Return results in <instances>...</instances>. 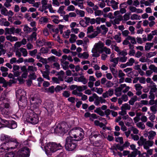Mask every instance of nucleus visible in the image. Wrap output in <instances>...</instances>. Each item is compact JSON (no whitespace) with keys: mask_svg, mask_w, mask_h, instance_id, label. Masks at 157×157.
Returning a JSON list of instances; mask_svg holds the SVG:
<instances>
[{"mask_svg":"<svg viewBox=\"0 0 157 157\" xmlns=\"http://www.w3.org/2000/svg\"><path fill=\"white\" fill-rule=\"evenodd\" d=\"M44 147L46 154L47 155H50L57 150L61 149L62 147L60 144L50 142L47 143Z\"/></svg>","mask_w":157,"mask_h":157,"instance_id":"f257e3e1","label":"nucleus"},{"mask_svg":"<svg viewBox=\"0 0 157 157\" xmlns=\"http://www.w3.org/2000/svg\"><path fill=\"white\" fill-rule=\"evenodd\" d=\"M70 136H71L75 139V140L79 141L83 138L84 133L83 130L79 128L77 129H72L69 132Z\"/></svg>","mask_w":157,"mask_h":157,"instance_id":"f03ea898","label":"nucleus"},{"mask_svg":"<svg viewBox=\"0 0 157 157\" xmlns=\"http://www.w3.org/2000/svg\"><path fill=\"white\" fill-rule=\"evenodd\" d=\"M0 140L1 141L4 142L6 144V145H11L13 144H15V148L18 146L19 143L16 139L11 138V137L8 135L4 134H2L1 135Z\"/></svg>","mask_w":157,"mask_h":157,"instance_id":"7ed1b4c3","label":"nucleus"},{"mask_svg":"<svg viewBox=\"0 0 157 157\" xmlns=\"http://www.w3.org/2000/svg\"><path fill=\"white\" fill-rule=\"evenodd\" d=\"M65 146L66 150L68 151H73L76 146L75 140L71 136L67 137L66 139Z\"/></svg>","mask_w":157,"mask_h":157,"instance_id":"20e7f679","label":"nucleus"},{"mask_svg":"<svg viewBox=\"0 0 157 157\" xmlns=\"http://www.w3.org/2000/svg\"><path fill=\"white\" fill-rule=\"evenodd\" d=\"M30 151L27 147H23L20 149L15 154V157H29Z\"/></svg>","mask_w":157,"mask_h":157,"instance_id":"39448f33","label":"nucleus"},{"mask_svg":"<svg viewBox=\"0 0 157 157\" xmlns=\"http://www.w3.org/2000/svg\"><path fill=\"white\" fill-rule=\"evenodd\" d=\"M10 100L4 94H2L0 97V108H9L10 107Z\"/></svg>","mask_w":157,"mask_h":157,"instance_id":"423d86ee","label":"nucleus"},{"mask_svg":"<svg viewBox=\"0 0 157 157\" xmlns=\"http://www.w3.org/2000/svg\"><path fill=\"white\" fill-rule=\"evenodd\" d=\"M31 107L32 109H36L39 108L41 102L40 99L36 98L35 97H31L30 100Z\"/></svg>","mask_w":157,"mask_h":157,"instance_id":"0eeeda50","label":"nucleus"},{"mask_svg":"<svg viewBox=\"0 0 157 157\" xmlns=\"http://www.w3.org/2000/svg\"><path fill=\"white\" fill-rule=\"evenodd\" d=\"M16 94L17 97H20V100L21 101H23V102L26 104L27 101L25 97L26 92L24 90L21 89H19L16 91Z\"/></svg>","mask_w":157,"mask_h":157,"instance_id":"6e6552de","label":"nucleus"},{"mask_svg":"<svg viewBox=\"0 0 157 157\" xmlns=\"http://www.w3.org/2000/svg\"><path fill=\"white\" fill-rule=\"evenodd\" d=\"M27 120L28 122L34 124H36L38 122V115L34 113L30 114L29 117H28Z\"/></svg>","mask_w":157,"mask_h":157,"instance_id":"1a4fd4ad","label":"nucleus"},{"mask_svg":"<svg viewBox=\"0 0 157 157\" xmlns=\"http://www.w3.org/2000/svg\"><path fill=\"white\" fill-rule=\"evenodd\" d=\"M1 120L2 123H3L4 126L8 127L11 129L16 128L17 126V123L14 121H8L5 120L0 119Z\"/></svg>","mask_w":157,"mask_h":157,"instance_id":"9d476101","label":"nucleus"},{"mask_svg":"<svg viewBox=\"0 0 157 157\" xmlns=\"http://www.w3.org/2000/svg\"><path fill=\"white\" fill-rule=\"evenodd\" d=\"M66 125L64 124H58L55 129V132L57 133L62 134L63 132L65 133L67 131L66 127L64 126Z\"/></svg>","mask_w":157,"mask_h":157,"instance_id":"9b49d317","label":"nucleus"},{"mask_svg":"<svg viewBox=\"0 0 157 157\" xmlns=\"http://www.w3.org/2000/svg\"><path fill=\"white\" fill-rule=\"evenodd\" d=\"M7 145L5 143H4L1 145L0 146V153H4L6 152V150L9 151L10 149H14L15 148V147H7Z\"/></svg>","mask_w":157,"mask_h":157,"instance_id":"f8f14e48","label":"nucleus"},{"mask_svg":"<svg viewBox=\"0 0 157 157\" xmlns=\"http://www.w3.org/2000/svg\"><path fill=\"white\" fill-rule=\"evenodd\" d=\"M134 87L136 90V94L137 96H140L142 92L141 90L143 87L139 83L136 84L134 85Z\"/></svg>","mask_w":157,"mask_h":157,"instance_id":"ddd939ff","label":"nucleus"},{"mask_svg":"<svg viewBox=\"0 0 157 157\" xmlns=\"http://www.w3.org/2000/svg\"><path fill=\"white\" fill-rule=\"evenodd\" d=\"M118 2L114 0H109L107 4L108 6H111L114 10H116L118 8Z\"/></svg>","mask_w":157,"mask_h":157,"instance_id":"4468645a","label":"nucleus"},{"mask_svg":"<svg viewBox=\"0 0 157 157\" xmlns=\"http://www.w3.org/2000/svg\"><path fill=\"white\" fill-rule=\"evenodd\" d=\"M74 80L75 81L78 82H81L83 84H86L88 82V80L85 78L84 76H81L80 77H75Z\"/></svg>","mask_w":157,"mask_h":157,"instance_id":"2eb2a0df","label":"nucleus"},{"mask_svg":"<svg viewBox=\"0 0 157 157\" xmlns=\"http://www.w3.org/2000/svg\"><path fill=\"white\" fill-rule=\"evenodd\" d=\"M95 48L97 51H98L99 53H102L101 52L102 51L103 48L105 47L104 44L101 42H99L98 43L95 44Z\"/></svg>","mask_w":157,"mask_h":157,"instance_id":"dca6fc26","label":"nucleus"},{"mask_svg":"<svg viewBox=\"0 0 157 157\" xmlns=\"http://www.w3.org/2000/svg\"><path fill=\"white\" fill-rule=\"evenodd\" d=\"M154 143V142L152 140H147L146 139L143 146L144 148L145 149H148L150 147L153 145Z\"/></svg>","mask_w":157,"mask_h":157,"instance_id":"f3484780","label":"nucleus"},{"mask_svg":"<svg viewBox=\"0 0 157 157\" xmlns=\"http://www.w3.org/2000/svg\"><path fill=\"white\" fill-rule=\"evenodd\" d=\"M0 111L2 114L5 117H7L10 113L9 108H0Z\"/></svg>","mask_w":157,"mask_h":157,"instance_id":"a211bd4d","label":"nucleus"},{"mask_svg":"<svg viewBox=\"0 0 157 157\" xmlns=\"http://www.w3.org/2000/svg\"><path fill=\"white\" fill-rule=\"evenodd\" d=\"M125 86L124 85H121L120 86L117 88L115 90V94L117 97L120 96L122 94V90L123 87Z\"/></svg>","mask_w":157,"mask_h":157,"instance_id":"6ab92c4d","label":"nucleus"},{"mask_svg":"<svg viewBox=\"0 0 157 157\" xmlns=\"http://www.w3.org/2000/svg\"><path fill=\"white\" fill-rule=\"evenodd\" d=\"M15 28L13 27L10 28H6L5 29V35L7 34L11 35L14 34L15 33Z\"/></svg>","mask_w":157,"mask_h":157,"instance_id":"aec40b11","label":"nucleus"},{"mask_svg":"<svg viewBox=\"0 0 157 157\" xmlns=\"http://www.w3.org/2000/svg\"><path fill=\"white\" fill-rule=\"evenodd\" d=\"M97 30L100 33H106L108 31L107 28L105 25H101V27H97Z\"/></svg>","mask_w":157,"mask_h":157,"instance_id":"412c9836","label":"nucleus"},{"mask_svg":"<svg viewBox=\"0 0 157 157\" xmlns=\"http://www.w3.org/2000/svg\"><path fill=\"white\" fill-rule=\"evenodd\" d=\"M51 52L53 54L58 57H60L62 55V51L60 49L57 51L55 48L52 49L51 50Z\"/></svg>","mask_w":157,"mask_h":157,"instance_id":"4be33fe9","label":"nucleus"},{"mask_svg":"<svg viewBox=\"0 0 157 157\" xmlns=\"http://www.w3.org/2000/svg\"><path fill=\"white\" fill-rule=\"evenodd\" d=\"M53 105L52 104H49L46 105V109L49 114H50L53 112L54 109L53 108Z\"/></svg>","mask_w":157,"mask_h":157,"instance_id":"5701e85b","label":"nucleus"},{"mask_svg":"<svg viewBox=\"0 0 157 157\" xmlns=\"http://www.w3.org/2000/svg\"><path fill=\"white\" fill-rule=\"evenodd\" d=\"M89 56V55L87 52H85L82 53H79L78 55V56L80 58L83 59H86L88 58Z\"/></svg>","mask_w":157,"mask_h":157,"instance_id":"b1692460","label":"nucleus"},{"mask_svg":"<svg viewBox=\"0 0 157 157\" xmlns=\"http://www.w3.org/2000/svg\"><path fill=\"white\" fill-rule=\"evenodd\" d=\"M51 17L52 21L55 24H58L60 21V20H59V16L57 15H53L51 16Z\"/></svg>","mask_w":157,"mask_h":157,"instance_id":"393cba45","label":"nucleus"},{"mask_svg":"<svg viewBox=\"0 0 157 157\" xmlns=\"http://www.w3.org/2000/svg\"><path fill=\"white\" fill-rule=\"evenodd\" d=\"M148 139L151 140L154 139L156 135V132L153 131H150L148 132Z\"/></svg>","mask_w":157,"mask_h":157,"instance_id":"a878e982","label":"nucleus"},{"mask_svg":"<svg viewBox=\"0 0 157 157\" xmlns=\"http://www.w3.org/2000/svg\"><path fill=\"white\" fill-rule=\"evenodd\" d=\"M37 33L35 32H33L32 34L28 38V40L29 41L35 40H36Z\"/></svg>","mask_w":157,"mask_h":157,"instance_id":"bb28decb","label":"nucleus"},{"mask_svg":"<svg viewBox=\"0 0 157 157\" xmlns=\"http://www.w3.org/2000/svg\"><path fill=\"white\" fill-rule=\"evenodd\" d=\"M100 136L99 134L97 132H93L91 135L89 136V139L91 143H92V141L93 137H94L95 138Z\"/></svg>","mask_w":157,"mask_h":157,"instance_id":"cd10ccee","label":"nucleus"},{"mask_svg":"<svg viewBox=\"0 0 157 157\" xmlns=\"http://www.w3.org/2000/svg\"><path fill=\"white\" fill-rule=\"evenodd\" d=\"M45 40L44 39H42L41 40H38L36 42L37 46L40 47L45 45Z\"/></svg>","mask_w":157,"mask_h":157,"instance_id":"c85d7f7f","label":"nucleus"},{"mask_svg":"<svg viewBox=\"0 0 157 157\" xmlns=\"http://www.w3.org/2000/svg\"><path fill=\"white\" fill-rule=\"evenodd\" d=\"M41 72L42 74L43 77L48 80H50V78L49 76V72L47 71H41Z\"/></svg>","mask_w":157,"mask_h":157,"instance_id":"c756f323","label":"nucleus"},{"mask_svg":"<svg viewBox=\"0 0 157 157\" xmlns=\"http://www.w3.org/2000/svg\"><path fill=\"white\" fill-rule=\"evenodd\" d=\"M123 19V17L121 16H118L117 18H115L113 21V24H118L120 23L121 21Z\"/></svg>","mask_w":157,"mask_h":157,"instance_id":"7c9ffc66","label":"nucleus"},{"mask_svg":"<svg viewBox=\"0 0 157 157\" xmlns=\"http://www.w3.org/2000/svg\"><path fill=\"white\" fill-rule=\"evenodd\" d=\"M67 87L66 85H65L63 87L60 85H57L55 88V90L56 92H59L65 89Z\"/></svg>","mask_w":157,"mask_h":157,"instance_id":"2f4dec72","label":"nucleus"},{"mask_svg":"<svg viewBox=\"0 0 157 157\" xmlns=\"http://www.w3.org/2000/svg\"><path fill=\"white\" fill-rule=\"evenodd\" d=\"M50 62H57L58 61V58L55 57L54 56H52L47 59Z\"/></svg>","mask_w":157,"mask_h":157,"instance_id":"473e14b6","label":"nucleus"},{"mask_svg":"<svg viewBox=\"0 0 157 157\" xmlns=\"http://www.w3.org/2000/svg\"><path fill=\"white\" fill-rule=\"evenodd\" d=\"M19 50L22 53V56L24 57H26L28 55V52L27 50L23 48H21L19 49Z\"/></svg>","mask_w":157,"mask_h":157,"instance_id":"72a5a7b5","label":"nucleus"},{"mask_svg":"<svg viewBox=\"0 0 157 157\" xmlns=\"http://www.w3.org/2000/svg\"><path fill=\"white\" fill-rule=\"evenodd\" d=\"M121 109H123L125 110H129L131 109V106L128 103H125L122 105Z\"/></svg>","mask_w":157,"mask_h":157,"instance_id":"f704fd0d","label":"nucleus"},{"mask_svg":"<svg viewBox=\"0 0 157 157\" xmlns=\"http://www.w3.org/2000/svg\"><path fill=\"white\" fill-rule=\"evenodd\" d=\"M146 140V139L144 138L143 137H140L137 142L138 145L140 146H144Z\"/></svg>","mask_w":157,"mask_h":157,"instance_id":"c9c22d12","label":"nucleus"},{"mask_svg":"<svg viewBox=\"0 0 157 157\" xmlns=\"http://www.w3.org/2000/svg\"><path fill=\"white\" fill-rule=\"evenodd\" d=\"M137 97L136 95H135L129 101L128 103L131 105H134L135 102L137 100Z\"/></svg>","mask_w":157,"mask_h":157,"instance_id":"e433bc0d","label":"nucleus"},{"mask_svg":"<svg viewBox=\"0 0 157 157\" xmlns=\"http://www.w3.org/2000/svg\"><path fill=\"white\" fill-rule=\"evenodd\" d=\"M48 0H42L41 3L42 5L41 7L44 9H48Z\"/></svg>","mask_w":157,"mask_h":157,"instance_id":"4c0bfd02","label":"nucleus"},{"mask_svg":"<svg viewBox=\"0 0 157 157\" xmlns=\"http://www.w3.org/2000/svg\"><path fill=\"white\" fill-rule=\"evenodd\" d=\"M153 45L154 43H147L145 46V50L147 51L150 50Z\"/></svg>","mask_w":157,"mask_h":157,"instance_id":"58836bf2","label":"nucleus"},{"mask_svg":"<svg viewBox=\"0 0 157 157\" xmlns=\"http://www.w3.org/2000/svg\"><path fill=\"white\" fill-rule=\"evenodd\" d=\"M77 38V36L75 34H71V37L69 39L70 42L71 43H74Z\"/></svg>","mask_w":157,"mask_h":157,"instance_id":"ea45409f","label":"nucleus"},{"mask_svg":"<svg viewBox=\"0 0 157 157\" xmlns=\"http://www.w3.org/2000/svg\"><path fill=\"white\" fill-rule=\"evenodd\" d=\"M136 126L142 130H144L145 128V125L142 122H138L136 124Z\"/></svg>","mask_w":157,"mask_h":157,"instance_id":"a19ab883","label":"nucleus"},{"mask_svg":"<svg viewBox=\"0 0 157 157\" xmlns=\"http://www.w3.org/2000/svg\"><path fill=\"white\" fill-rule=\"evenodd\" d=\"M94 112L101 116H103L104 115V112L101 110L100 108H97L96 109L94 110Z\"/></svg>","mask_w":157,"mask_h":157,"instance_id":"79ce46f5","label":"nucleus"},{"mask_svg":"<svg viewBox=\"0 0 157 157\" xmlns=\"http://www.w3.org/2000/svg\"><path fill=\"white\" fill-rule=\"evenodd\" d=\"M110 70L113 74V76L115 77L116 78L117 76L118 71L117 70H116L115 68L113 67H110Z\"/></svg>","mask_w":157,"mask_h":157,"instance_id":"37998d69","label":"nucleus"},{"mask_svg":"<svg viewBox=\"0 0 157 157\" xmlns=\"http://www.w3.org/2000/svg\"><path fill=\"white\" fill-rule=\"evenodd\" d=\"M149 69L153 72L157 73V67L153 64H151L149 67Z\"/></svg>","mask_w":157,"mask_h":157,"instance_id":"c03bdc74","label":"nucleus"},{"mask_svg":"<svg viewBox=\"0 0 157 157\" xmlns=\"http://www.w3.org/2000/svg\"><path fill=\"white\" fill-rule=\"evenodd\" d=\"M149 69L153 72L157 73V67L153 64H151L149 67Z\"/></svg>","mask_w":157,"mask_h":157,"instance_id":"a18cd8bd","label":"nucleus"},{"mask_svg":"<svg viewBox=\"0 0 157 157\" xmlns=\"http://www.w3.org/2000/svg\"><path fill=\"white\" fill-rule=\"evenodd\" d=\"M23 30L25 32L27 33H29L32 31V29L26 25L24 26Z\"/></svg>","mask_w":157,"mask_h":157,"instance_id":"49530a36","label":"nucleus"},{"mask_svg":"<svg viewBox=\"0 0 157 157\" xmlns=\"http://www.w3.org/2000/svg\"><path fill=\"white\" fill-rule=\"evenodd\" d=\"M150 110L153 114H155L157 113V105H153L150 107Z\"/></svg>","mask_w":157,"mask_h":157,"instance_id":"de8ad7c7","label":"nucleus"},{"mask_svg":"<svg viewBox=\"0 0 157 157\" xmlns=\"http://www.w3.org/2000/svg\"><path fill=\"white\" fill-rule=\"evenodd\" d=\"M48 49L47 48H41L40 50V52L41 54H46L48 53Z\"/></svg>","mask_w":157,"mask_h":157,"instance_id":"09e8293b","label":"nucleus"},{"mask_svg":"<svg viewBox=\"0 0 157 157\" xmlns=\"http://www.w3.org/2000/svg\"><path fill=\"white\" fill-rule=\"evenodd\" d=\"M71 33V32L70 30H67L66 31L64 32L63 33V37L65 38H69Z\"/></svg>","mask_w":157,"mask_h":157,"instance_id":"8fccbe9b","label":"nucleus"},{"mask_svg":"<svg viewBox=\"0 0 157 157\" xmlns=\"http://www.w3.org/2000/svg\"><path fill=\"white\" fill-rule=\"evenodd\" d=\"M87 87L86 86L84 85L82 86H77L76 89L80 92L87 89Z\"/></svg>","mask_w":157,"mask_h":157,"instance_id":"3c124183","label":"nucleus"},{"mask_svg":"<svg viewBox=\"0 0 157 157\" xmlns=\"http://www.w3.org/2000/svg\"><path fill=\"white\" fill-rule=\"evenodd\" d=\"M113 38L116 42L118 43H120L121 41L120 34H119L115 35Z\"/></svg>","mask_w":157,"mask_h":157,"instance_id":"603ef678","label":"nucleus"},{"mask_svg":"<svg viewBox=\"0 0 157 157\" xmlns=\"http://www.w3.org/2000/svg\"><path fill=\"white\" fill-rule=\"evenodd\" d=\"M92 141V143L91 144H93V145L95 146L99 147L101 146L102 144V142L101 140H97L94 142L93 141Z\"/></svg>","mask_w":157,"mask_h":157,"instance_id":"864d4df0","label":"nucleus"},{"mask_svg":"<svg viewBox=\"0 0 157 157\" xmlns=\"http://www.w3.org/2000/svg\"><path fill=\"white\" fill-rule=\"evenodd\" d=\"M65 6H60L57 11V12L61 15L64 14L65 13V12L64 11V9Z\"/></svg>","mask_w":157,"mask_h":157,"instance_id":"5fc2aeb1","label":"nucleus"},{"mask_svg":"<svg viewBox=\"0 0 157 157\" xmlns=\"http://www.w3.org/2000/svg\"><path fill=\"white\" fill-rule=\"evenodd\" d=\"M157 54L156 52H150L147 53L146 56L147 58H150L153 56H155Z\"/></svg>","mask_w":157,"mask_h":157,"instance_id":"6e6d98bb","label":"nucleus"},{"mask_svg":"<svg viewBox=\"0 0 157 157\" xmlns=\"http://www.w3.org/2000/svg\"><path fill=\"white\" fill-rule=\"evenodd\" d=\"M96 23L99 24H100L101 22L104 23L106 19L104 18H101L98 17L96 18Z\"/></svg>","mask_w":157,"mask_h":157,"instance_id":"4d7b16f0","label":"nucleus"},{"mask_svg":"<svg viewBox=\"0 0 157 157\" xmlns=\"http://www.w3.org/2000/svg\"><path fill=\"white\" fill-rule=\"evenodd\" d=\"M28 70L30 72H34L37 70V68L33 66H29L28 67Z\"/></svg>","mask_w":157,"mask_h":157,"instance_id":"13d9d810","label":"nucleus"},{"mask_svg":"<svg viewBox=\"0 0 157 157\" xmlns=\"http://www.w3.org/2000/svg\"><path fill=\"white\" fill-rule=\"evenodd\" d=\"M69 64V63L68 62L61 63V66L64 70H66L68 69Z\"/></svg>","mask_w":157,"mask_h":157,"instance_id":"bf43d9fd","label":"nucleus"},{"mask_svg":"<svg viewBox=\"0 0 157 157\" xmlns=\"http://www.w3.org/2000/svg\"><path fill=\"white\" fill-rule=\"evenodd\" d=\"M93 96L94 97H95L96 99L94 102V104L97 106L99 105H100V101L99 98H98V96L95 93L93 94Z\"/></svg>","mask_w":157,"mask_h":157,"instance_id":"052dcab7","label":"nucleus"},{"mask_svg":"<svg viewBox=\"0 0 157 157\" xmlns=\"http://www.w3.org/2000/svg\"><path fill=\"white\" fill-rule=\"evenodd\" d=\"M130 147L132 149L134 150V152L133 153H135V154H140V152L136 148V146L135 145L133 144H131L130 145Z\"/></svg>","mask_w":157,"mask_h":157,"instance_id":"680f3d73","label":"nucleus"},{"mask_svg":"<svg viewBox=\"0 0 157 157\" xmlns=\"http://www.w3.org/2000/svg\"><path fill=\"white\" fill-rule=\"evenodd\" d=\"M130 131L132 132L133 134H137L139 133V130L136 127L132 126L130 128Z\"/></svg>","mask_w":157,"mask_h":157,"instance_id":"e2e57ef3","label":"nucleus"},{"mask_svg":"<svg viewBox=\"0 0 157 157\" xmlns=\"http://www.w3.org/2000/svg\"><path fill=\"white\" fill-rule=\"evenodd\" d=\"M82 93L79 92L77 89L73 90L72 92V94L78 97H80L82 95Z\"/></svg>","mask_w":157,"mask_h":157,"instance_id":"0e129e2a","label":"nucleus"},{"mask_svg":"<svg viewBox=\"0 0 157 157\" xmlns=\"http://www.w3.org/2000/svg\"><path fill=\"white\" fill-rule=\"evenodd\" d=\"M128 39L130 40V42L133 44H136V39L134 37L131 36H128Z\"/></svg>","mask_w":157,"mask_h":157,"instance_id":"69168bd1","label":"nucleus"},{"mask_svg":"<svg viewBox=\"0 0 157 157\" xmlns=\"http://www.w3.org/2000/svg\"><path fill=\"white\" fill-rule=\"evenodd\" d=\"M135 59L132 58H131L128 60V61L126 63V65L129 66H132L133 65V64L135 63Z\"/></svg>","mask_w":157,"mask_h":157,"instance_id":"338daca9","label":"nucleus"},{"mask_svg":"<svg viewBox=\"0 0 157 157\" xmlns=\"http://www.w3.org/2000/svg\"><path fill=\"white\" fill-rule=\"evenodd\" d=\"M62 94L63 96L66 98L69 97L70 95V92L67 90L64 91Z\"/></svg>","mask_w":157,"mask_h":157,"instance_id":"774afa93","label":"nucleus"}]
</instances>
